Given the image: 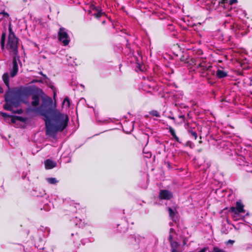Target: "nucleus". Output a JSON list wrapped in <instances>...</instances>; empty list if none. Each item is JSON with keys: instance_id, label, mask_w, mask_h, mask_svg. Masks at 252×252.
I'll return each instance as SVG.
<instances>
[{"instance_id": "nucleus-42", "label": "nucleus", "mask_w": 252, "mask_h": 252, "mask_svg": "<svg viewBox=\"0 0 252 252\" xmlns=\"http://www.w3.org/2000/svg\"><path fill=\"white\" fill-rule=\"evenodd\" d=\"M176 246H177V245H175V244H173V247H176Z\"/></svg>"}, {"instance_id": "nucleus-3", "label": "nucleus", "mask_w": 252, "mask_h": 252, "mask_svg": "<svg viewBox=\"0 0 252 252\" xmlns=\"http://www.w3.org/2000/svg\"><path fill=\"white\" fill-rule=\"evenodd\" d=\"M57 110L56 103L54 104L52 99L47 96L42 98V103L36 111L44 117V120L46 123Z\"/></svg>"}, {"instance_id": "nucleus-44", "label": "nucleus", "mask_w": 252, "mask_h": 252, "mask_svg": "<svg viewBox=\"0 0 252 252\" xmlns=\"http://www.w3.org/2000/svg\"><path fill=\"white\" fill-rule=\"evenodd\" d=\"M23 1H24V2H26V1H27V0H23Z\"/></svg>"}, {"instance_id": "nucleus-22", "label": "nucleus", "mask_w": 252, "mask_h": 252, "mask_svg": "<svg viewBox=\"0 0 252 252\" xmlns=\"http://www.w3.org/2000/svg\"><path fill=\"white\" fill-rule=\"evenodd\" d=\"M182 55H181L179 60L181 62L188 63L189 61H188V58L185 57V55L183 54V52L181 53Z\"/></svg>"}, {"instance_id": "nucleus-12", "label": "nucleus", "mask_w": 252, "mask_h": 252, "mask_svg": "<svg viewBox=\"0 0 252 252\" xmlns=\"http://www.w3.org/2000/svg\"><path fill=\"white\" fill-rule=\"evenodd\" d=\"M2 80L3 82L4 83L5 85L6 86V87L8 88V90H11V89H10V86H9V74L8 73H4L2 75Z\"/></svg>"}, {"instance_id": "nucleus-43", "label": "nucleus", "mask_w": 252, "mask_h": 252, "mask_svg": "<svg viewBox=\"0 0 252 252\" xmlns=\"http://www.w3.org/2000/svg\"><path fill=\"white\" fill-rule=\"evenodd\" d=\"M105 23V21H103L102 22V23H103V24H104V23Z\"/></svg>"}, {"instance_id": "nucleus-15", "label": "nucleus", "mask_w": 252, "mask_h": 252, "mask_svg": "<svg viewBox=\"0 0 252 252\" xmlns=\"http://www.w3.org/2000/svg\"><path fill=\"white\" fill-rule=\"evenodd\" d=\"M218 78L221 79L227 76V73L223 70L218 69L216 72Z\"/></svg>"}, {"instance_id": "nucleus-1", "label": "nucleus", "mask_w": 252, "mask_h": 252, "mask_svg": "<svg viewBox=\"0 0 252 252\" xmlns=\"http://www.w3.org/2000/svg\"><path fill=\"white\" fill-rule=\"evenodd\" d=\"M31 94V91L28 88L22 86L8 90L4 94L5 103L3 105V109L7 111H12L13 106L18 107Z\"/></svg>"}, {"instance_id": "nucleus-8", "label": "nucleus", "mask_w": 252, "mask_h": 252, "mask_svg": "<svg viewBox=\"0 0 252 252\" xmlns=\"http://www.w3.org/2000/svg\"><path fill=\"white\" fill-rule=\"evenodd\" d=\"M18 71V63L17 62V59H16V56H14V57L13 58V60H12V69L10 73V76L11 77H14L17 74Z\"/></svg>"}, {"instance_id": "nucleus-9", "label": "nucleus", "mask_w": 252, "mask_h": 252, "mask_svg": "<svg viewBox=\"0 0 252 252\" xmlns=\"http://www.w3.org/2000/svg\"><path fill=\"white\" fill-rule=\"evenodd\" d=\"M45 168L46 169H51L55 167L57 165L56 162L50 159H47L44 161Z\"/></svg>"}, {"instance_id": "nucleus-16", "label": "nucleus", "mask_w": 252, "mask_h": 252, "mask_svg": "<svg viewBox=\"0 0 252 252\" xmlns=\"http://www.w3.org/2000/svg\"><path fill=\"white\" fill-rule=\"evenodd\" d=\"M219 5L220 6H223L225 9H229V0H221V1L219 2Z\"/></svg>"}, {"instance_id": "nucleus-2", "label": "nucleus", "mask_w": 252, "mask_h": 252, "mask_svg": "<svg viewBox=\"0 0 252 252\" xmlns=\"http://www.w3.org/2000/svg\"><path fill=\"white\" fill-rule=\"evenodd\" d=\"M69 118L67 115L57 110L45 123L46 134L53 137L58 131H63L67 126Z\"/></svg>"}, {"instance_id": "nucleus-25", "label": "nucleus", "mask_w": 252, "mask_h": 252, "mask_svg": "<svg viewBox=\"0 0 252 252\" xmlns=\"http://www.w3.org/2000/svg\"><path fill=\"white\" fill-rule=\"evenodd\" d=\"M92 9L95 11V12H97L99 11H102V8L100 6H95L94 5L92 6Z\"/></svg>"}, {"instance_id": "nucleus-11", "label": "nucleus", "mask_w": 252, "mask_h": 252, "mask_svg": "<svg viewBox=\"0 0 252 252\" xmlns=\"http://www.w3.org/2000/svg\"><path fill=\"white\" fill-rule=\"evenodd\" d=\"M167 129H168L169 132L176 142L181 143L179 140V137L176 135L174 129L172 126H169V127L167 128Z\"/></svg>"}, {"instance_id": "nucleus-6", "label": "nucleus", "mask_w": 252, "mask_h": 252, "mask_svg": "<svg viewBox=\"0 0 252 252\" xmlns=\"http://www.w3.org/2000/svg\"><path fill=\"white\" fill-rule=\"evenodd\" d=\"M58 39L59 41L63 43L64 46L68 45L70 42V38L63 28H61L59 29Z\"/></svg>"}, {"instance_id": "nucleus-46", "label": "nucleus", "mask_w": 252, "mask_h": 252, "mask_svg": "<svg viewBox=\"0 0 252 252\" xmlns=\"http://www.w3.org/2000/svg\"><path fill=\"white\" fill-rule=\"evenodd\" d=\"M168 166H170V164L169 163H168Z\"/></svg>"}, {"instance_id": "nucleus-37", "label": "nucleus", "mask_w": 252, "mask_h": 252, "mask_svg": "<svg viewBox=\"0 0 252 252\" xmlns=\"http://www.w3.org/2000/svg\"><path fill=\"white\" fill-rule=\"evenodd\" d=\"M1 14H2V15H3V16H5V17H9V14H8V13H7V12H5V11H3V12L1 13Z\"/></svg>"}, {"instance_id": "nucleus-5", "label": "nucleus", "mask_w": 252, "mask_h": 252, "mask_svg": "<svg viewBox=\"0 0 252 252\" xmlns=\"http://www.w3.org/2000/svg\"><path fill=\"white\" fill-rule=\"evenodd\" d=\"M244 207V205L240 201H237L236 203V207H230L229 211L233 214L232 217L234 218L239 214L244 213L245 212Z\"/></svg>"}, {"instance_id": "nucleus-20", "label": "nucleus", "mask_w": 252, "mask_h": 252, "mask_svg": "<svg viewBox=\"0 0 252 252\" xmlns=\"http://www.w3.org/2000/svg\"><path fill=\"white\" fill-rule=\"evenodd\" d=\"M47 181L50 184H56L58 182L55 178L53 177L47 178Z\"/></svg>"}, {"instance_id": "nucleus-24", "label": "nucleus", "mask_w": 252, "mask_h": 252, "mask_svg": "<svg viewBox=\"0 0 252 252\" xmlns=\"http://www.w3.org/2000/svg\"><path fill=\"white\" fill-rule=\"evenodd\" d=\"M168 241L169 243H170V245L172 247H173V244H175V245H177V243L175 241H173V238L172 235H170L168 238Z\"/></svg>"}, {"instance_id": "nucleus-21", "label": "nucleus", "mask_w": 252, "mask_h": 252, "mask_svg": "<svg viewBox=\"0 0 252 252\" xmlns=\"http://www.w3.org/2000/svg\"><path fill=\"white\" fill-rule=\"evenodd\" d=\"M149 114L152 116H156L157 117H160V114L157 110H152L149 112Z\"/></svg>"}, {"instance_id": "nucleus-29", "label": "nucleus", "mask_w": 252, "mask_h": 252, "mask_svg": "<svg viewBox=\"0 0 252 252\" xmlns=\"http://www.w3.org/2000/svg\"><path fill=\"white\" fill-rule=\"evenodd\" d=\"M63 103H65V102L67 103L68 107H69L70 105V102L69 98L67 96H66L63 100Z\"/></svg>"}, {"instance_id": "nucleus-38", "label": "nucleus", "mask_w": 252, "mask_h": 252, "mask_svg": "<svg viewBox=\"0 0 252 252\" xmlns=\"http://www.w3.org/2000/svg\"><path fill=\"white\" fill-rule=\"evenodd\" d=\"M190 61L191 62V63L194 64H196V59H194V58H192L190 59Z\"/></svg>"}, {"instance_id": "nucleus-31", "label": "nucleus", "mask_w": 252, "mask_h": 252, "mask_svg": "<svg viewBox=\"0 0 252 252\" xmlns=\"http://www.w3.org/2000/svg\"><path fill=\"white\" fill-rule=\"evenodd\" d=\"M167 118L169 119L172 120L174 121V123L175 125L178 124V123H177V122L176 121L175 118L174 117L169 116H167Z\"/></svg>"}, {"instance_id": "nucleus-28", "label": "nucleus", "mask_w": 252, "mask_h": 252, "mask_svg": "<svg viewBox=\"0 0 252 252\" xmlns=\"http://www.w3.org/2000/svg\"><path fill=\"white\" fill-rule=\"evenodd\" d=\"M237 0H229V9H231V5L234 3H237Z\"/></svg>"}, {"instance_id": "nucleus-35", "label": "nucleus", "mask_w": 252, "mask_h": 252, "mask_svg": "<svg viewBox=\"0 0 252 252\" xmlns=\"http://www.w3.org/2000/svg\"><path fill=\"white\" fill-rule=\"evenodd\" d=\"M196 54H198V55H202L203 54V51L202 50L198 49L196 51Z\"/></svg>"}, {"instance_id": "nucleus-30", "label": "nucleus", "mask_w": 252, "mask_h": 252, "mask_svg": "<svg viewBox=\"0 0 252 252\" xmlns=\"http://www.w3.org/2000/svg\"><path fill=\"white\" fill-rule=\"evenodd\" d=\"M179 118L180 119H181L182 120L178 123V124H182L183 123L185 122V115H180L179 116Z\"/></svg>"}, {"instance_id": "nucleus-33", "label": "nucleus", "mask_w": 252, "mask_h": 252, "mask_svg": "<svg viewBox=\"0 0 252 252\" xmlns=\"http://www.w3.org/2000/svg\"><path fill=\"white\" fill-rule=\"evenodd\" d=\"M205 63L204 62H202V63H200L197 66V68L198 69V68H201L202 66L203 65V64Z\"/></svg>"}, {"instance_id": "nucleus-4", "label": "nucleus", "mask_w": 252, "mask_h": 252, "mask_svg": "<svg viewBox=\"0 0 252 252\" xmlns=\"http://www.w3.org/2000/svg\"><path fill=\"white\" fill-rule=\"evenodd\" d=\"M18 41L19 39L17 37L8 36L7 43V49L12 52L14 56H17L18 53Z\"/></svg>"}, {"instance_id": "nucleus-10", "label": "nucleus", "mask_w": 252, "mask_h": 252, "mask_svg": "<svg viewBox=\"0 0 252 252\" xmlns=\"http://www.w3.org/2000/svg\"><path fill=\"white\" fill-rule=\"evenodd\" d=\"M32 101L31 104L33 107L37 106L39 104L40 97L38 94H34L32 95Z\"/></svg>"}, {"instance_id": "nucleus-19", "label": "nucleus", "mask_w": 252, "mask_h": 252, "mask_svg": "<svg viewBox=\"0 0 252 252\" xmlns=\"http://www.w3.org/2000/svg\"><path fill=\"white\" fill-rule=\"evenodd\" d=\"M188 132L189 133L191 134V135L194 137V139L196 140L197 137V134L196 131H193L192 128H189L188 129Z\"/></svg>"}, {"instance_id": "nucleus-41", "label": "nucleus", "mask_w": 252, "mask_h": 252, "mask_svg": "<svg viewBox=\"0 0 252 252\" xmlns=\"http://www.w3.org/2000/svg\"><path fill=\"white\" fill-rule=\"evenodd\" d=\"M234 241L233 240H229L227 241V244L230 243V244H233V243H234Z\"/></svg>"}, {"instance_id": "nucleus-18", "label": "nucleus", "mask_w": 252, "mask_h": 252, "mask_svg": "<svg viewBox=\"0 0 252 252\" xmlns=\"http://www.w3.org/2000/svg\"><path fill=\"white\" fill-rule=\"evenodd\" d=\"M168 211L170 218L173 220L175 216V212L170 207L168 208Z\"/></svg>"}, {"instance_id": "nucleus-26", "label": "nucleus", "mask_w": 252, "mask_h": 252, "mask_svg": "<svg viewBox=\"0 0 252 252\" xmlns=\"http://www.w3.org/2000/svg\"><path fill=\"white\" fill-rule=\"evenodd\" d=\"M185 146L189 147L191 149H192L194 147V145L190 141H188L185 144Z\"/></svg>"}, {"instance_id": "nucleus-14", "label": "nucleus", "mask_w": 252, "mask_h": 252, "mask_svg": "<svg viewBox=\"0 0 252 252\" xmlns=\"http://www.w3.org/2000/svg\"><path fill=\"white\" fill-rule=\"evenodd\" d=\"M212 66L211 65H207L205 63L203 64L202 67L200 68V72L202 74L206 73V72L211 71Z\"/></svg>"}, {"instance_id": "nucleus-13", "label": "nucleus", "mask_w": 252, "mask_h": 252, "mask_svg": "<svg viewBox=\"0 0 252 252\" xmlns=\"http://www.w3.org/2000/svg\"><path fill=\"white\" fill-rule=\"evenodd\" d=\"M6 31L4 30L2 32L1 35V39H0V44L1 48L2 50L4 49L5 47V42L6 39Z\"/></svg>"}, {"instance_id": "nucleus-32", "label": "nucleus", "mask_w": 252, "mask_h": 252, "mask_svg": "<svg viewBox=\"0 0 252 252\" xmlns=\"http://www.w3.org/2000/svg\"><path fill=\"white\" fill-rule=\"evenodd\" d=\"M17 119L15 118V116H12L11 118V122L12 123H15L16 122Z\"/></svg>"}, {"instance_id": "nucleus-17", "label": "nucleus", "mask_w": 252, "mask_h": 252, "mask_svg": "<svg viewBox=\"0 0 252 252\" xmlns=\"http://www.w3.org/2000/svg\"><path fill=\"white\" fill-rule=\"evenodd\" d=\"M93 16L97 19H99L102 16H106L105 13L102 11H99L97 12H94Z\"/></svg>"}, {"instance_id": "nucleus-36", "label": "nucleus", "mask_w": 252, "mask_h": 252, "mask_svg": "<svg viewBox=\"0 0 252 252\" xmlns=\"http://www.w3.org/2000/svg\"><path fill=\"white\" fill-rule=\"evenodd\" d=\"M50 88H51L53 90V91H54V97L55 98V96H56V91H56V89H55V87H54V86H51V87H50Z\"/></svg>"}, {"instance_id": "nucleus-27", "label": "nucleus", "mask_w": 252, "mask_h": 252, "mask_svg": "<svg viewBox=\"0 0 252 252\" xmlns=\"http://www.w3.org/2000/svg\"><path fill=\"white\" fill-rule=\"evenodd\" d=\"M8 30H9V35H8V36H12L13 35L14 37H16L15 34V33L12 31V28L11 27L10 25L9 26Z\"/></svg>"}, {"instance_id": "nucleus-39", "label": "nucleus", "mask_w": 252, "mask_h": 252, "mask_svg": "<svg viewBox=\"0 0 252 252\" xmlns=\"http://www.w3.org/2000/svg\"><path fill=\"white\" fill-rule=\"evenodd\" d=\"M15 113L21 114L22 113V110L21 109L18 110L17 111L14 112Z\"/></svg>"}, {"instance_id": "nucleus-34", "label": "nucleus", "mask_w": 252, "mask_h": 252, "mask_svg": "<svg viewBox=\"0 0 252 252\" xmlns=\"http://www.w3.org/2000/svg\"><path fill=\"white\" fill-rule=\"evenodd\" d=\"M1 115L3 117H10V115H9L8 114H7V113H4V112H1Z\"/></svg>"}, {"instance_id": "nucleus-7", "label": "nucleus", "mask_w": 252, "mask_h": 252, "mask_svg": "<svg viewBox=\"0 0 252 252\" xmlns=\"http://www.w3.org/2000/svg\"><path fill=\"white\" fill-rule=\"evenodd\" d=\"M173 197V193L167 189H161L159 192L158 198L159 199L168 200Z\"/></svg>"}, {"instance_id": "nucleus-40", "label": "nucleus", "mask_w": 252, "mask_h": 252, "mask_svg": "<svg viewBox=\"0 0 252 252\" xmlns=\"http://www.w3.org/2000/svg\"><path fill=\"white\" fill-rule=\"evenodd\" d=\"M4 92L2 87L0 85V94H2Z\"/></svg>"}, {"instance_id": "nucleus-45", "label": "nucleus", "mask_w": 252, "mask_h": 252, "mask_svg": "<svg viewBox=\"0 0 252 252\" xmlns=\"http://www.w3.org/2000/svg\"><path fill=\"white\" fill-rule=\"evenodd\" d=\"M199 143H202V141H199Z\"/></svg>"}, {"instance_id": "nucleus-23", "label": "nucleus", "mask_w": 252, "mask_h": 252, "mask_svg": "<svg viewBox=\"0 0 252 252\" xmlns=\"http://www.w3.org/2000/svg\"><path fill=\"white\" fill-rule=\"evenodd\" d=\"M15 118L17 119V121H20V122H21L23 123H25L27 121V118H24V117H23L21 116H15Z\"/></svg>"}]
</instances>
